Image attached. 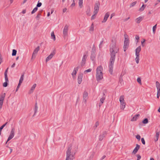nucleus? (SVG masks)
Instances as JSON below:
<instances>
[{
  "label": "nucleus",
  "instance_id": "17",
  "mask_svg": "<svg viewBox=\"0 0 160 160\" xmlns=\"http://www.w3.org/2000/svg\"><path fill=\"white\" fill-rule=\"evenodd\" d=\"M140 148V146L138 144H136V147L133 150L132 153L133 154H135L137 152L138 150Z\"/></svg>",
  "mask_w": 160,
  "mask_h": 160
},
{
  "label": "nucleus",
  "instance_id": "16",
  "mask_svg": "<svg viewBox=\"0 0 160 160\" xmlns=\"http://www.w3.org/2000/svg\"><path fill=\"white\" fill-rule=\"evenodd\" d=\"M79 68V67L78 66L76 68H74L73 72H72V75L73 78H74V76L75 75H76L77 73V72Z\"/></svg>",
  "mask_w": 160,
  "mask_h": 160
},
{
  "label": "nucleus",
  "instance_id": "56",
  "mask_svg": "<svg viewBox=\"0 0 160 160\" xmlns=\"http://www.w3.org/2000/svg\"><path fill=\"white\" fill-rule=\"evenodd\" d=\"M135 38L136 40H137V42H138V40L139 39V37L138 35H136L135 36Z\"/></svg>",
  "mask_w": 160,
  "mask_h": 160
},
{
  "label": "nucleus",
  "instance_id": "21",
  "mask_svg": "<svg viewBox=\"0 0 160 160\" xmlns=\"http://www.w3.org/2000/svg\"><path fill=\"white\" fill-rule=\"evenodd\" d=\"M140 116L139 114H136L135 116H134L133 118L131 119V121H136L137 119Z\"/></svg>",
  "mask_w": 160,
  "mask_h": 160
},
{
  "label": "nucleus",
  "instance_id": "64",
  "mask_svg": "<svg viewBox=\"0 0 160 160\" xmlns=\"http://www.w3.org/2000/svg\"><path fill=\"white\" fill-rule=\"evenodd\" d=\"M8 68L5 70V71L4 73V74H7L8 70Z\"/></svg>",
  "mask_w": 160,
  "mask_h": 160
},
{
  "label": "nucleus",
  "instance_id": "55",
  "mask_svg": "<svg viewBox=\"0 0 160 160\" xmlns=\"http://www.w3.org/2000/svg\"><path fill=\"white\" fill-rule=\"evenodd\" d=\"M91 71H92V69L91 68H89V69H88L85 71L84 72V73H85V72H91Z\"/></svg>",
  "mask_w": 160,
  "mask_h": 160
},
{
  "label": "nucleus",
  "instance_id": "57",
  "mask_svg": "<svg viewBox=\"0 0 160 160\" xmlns=\"http://www.w3.org/2000/svg\"><path fill=\"white\" fill-rule=\"evenodd\" d=\"M73 2L71 5V7H73L75 6V0H73Z\"/></svg>",
  "mask_w": 160,
  "mask_h": 160
},
{
  "label": "nucleus",
  "instance_id": "58",
  "mask_svg": "<svg viewBox=\"0 0 160 160\" xmlns=\"http://www.w3.org/2000/svg\"><path fill=\"white\" fill-rule=\"evenodd\" d=\"M137 160H139L141 158V156L140 155L138 154L137 155Z\"/></svg>",
  "mask_w": 160,
  "mask_h": 160
},
{
  "label": "nucleus",
  "instance_id": "30",
  "mask_svg": "<svg viewBox=\"0 0 160 160\" xmlns=\"http://www.w3.org/2000/svg\"><path fill=\"white\" fill-rule=\"evenodd\" d=\"M156 87L157 90L160 89V84L158 81L156 82Z\"/></svg>",
  "mask_w": 160,
  "mask_h": 160
},
{
  "label": "nucleus",
  "instance_id": "24",
  "mask_svg": "<svg viewBox=\"0 0 160 160\" xmlns=\"http://www.w3.org/2000/svg\"><path fill=\"white\" fill-rule=\"evenodd\" d=\"M36 84H34L33 86L32 87L29 93H31L34 90L35 87H36Z\"/></svg>",
  "mask_w": 160,
  "mask_h": 160
},
{
  "label": "nucleus",
  "instance_id": "29",
  "mask_svg": "<svg viewBox=\"0 0 160 160\" xmlns=\"http://www.w3.org/2000/svg\"><path fill=\"white\" fill-rule=\"evenodd\" d=\"M41 13L40 12H39L38 13L37 16L36 17V18L37 19V20H38L41 17Z\"/></svg>",
  "mask_w": 160,
  "mask_h": 160
},
{
  "label": "nucleus",
  "instance_id": "37",
  "mask_svg": "<svg viewBox=\"0 0 160 160\" xmlns=\"http://www.w3.org/2000/svg\"><path fill=\"white\" fill-rule=\"evenodd\" d=\"M142 122L143 124H147L148 122V119L147 118H145L142 121Z\"/></svg>",
  "mask_w": 160,
  "mask_h": 160
},
{
  "label": "nucleus",
  "instance_id": "33",
  "mask_svg": "<svg viewBox=\"0 0 160 160\" xmlns=\"http://www.w3.org/2000/svg\"><path fill=\"white\" fill-rule=\"evenodd\" d=\"M86 13L89 16H90L91 15L90 9V8H88L87 10L86 11Z\"/></svg>",
  "mask_w": 160,
  "mask_h": 160
},
{
  "label": "nucleus",
  "instance_id": "4",
  "mask_svg": "<svg viewBox=\"0 0 160 160\" xmlns=\"http://www.w3.org/2000/svg\"><path fill=\"white\" fill-rule=\"evenodd\" d=\"M112 43L110 45V51H112V50L118 52L119 51V48L116 46V42L115 41H113L112 40Z\"/></svg>",
  "mask_w": 160,
  "mask_h": 160
},
{
  "label": "nucleus",
  "instance_id": "62",
  "mask_svg": "<svg viewBox=\"0 0 160 160\" xmlns=\"http://www.w3.org/2000/svg\"><path fill=\"white\" fill-rule=\"evenodd\" d=\"M103 42V40H102V41L100 43V44L99 45V48H101V47H102L101 45H102V44Z\"/></svg>",
  "mask_w": 160,
  "mask_h": 160
},
{
  "label": "nucleus",
  "instance_id": "41",
  "mask_svg": "<svg viewBox=\"0 0 160 160\" xmlns=\"http://www.w3.org/2000/svg\"><path fill=\"white\" fill-rule=\"evenodd\" d=\"M137 3V2H134L132 3L130 5V7L131 8L134 6Z\"/></svg>",
  "mask_w": 160,
  "mask_h": 160
},
{
  "label": "nucleus",
  "instance_id": "49",
  "mask_svg": "<svg viewBox=\"0 0 160 160\" xmlns=\"http://www.w3.org/2000/svg\"><path fill=\"white\" fill-rule=\"evenodd\" d=\"M8 82L5 81V82H4L3 85V86L4 87H6L8 85Z\"/></svg>",
  "mask_w": 160,
  "mask_h": 160
},
{
  "label": "nucleus",
  "instance_id": "27",
  "mask_svg": "<svg viewBox=\"0 0 160 160\" xmlns=\"http://www.w3.org/2000/svg\"><path fill=\"white\" fill-rule=\"evenodd\" d=\"M103 95L102 97L100 99V102L102 103H103L104 100L105 99V94L104 93H103Z\"/></svg>",
  "mask_w": 160,
  "mask_h": 160
},
{
  "label": "nucleus",
  "instance_id": "44",
  "mask_svg": "<svg viewBox=\"0 0 160 160\" xmlns=\"http://www.w3.org/2000/svg\"><path fill=\"white\" fill-rule=\"evenodd\" d=\"M124 39H125L124 41H126V40L127 41H129V39L128 38V36L126 34L124 35Z\"/></svg>",
  "mask_w": 160,
  "mask_h": 160
},
{
  "label": "nucleus",
  "instance_id": "47",
  "mask_svg": "<svg viewBox=\"0 0 160 160\" xmlns=\"http://www.w3.org/2000/svg\"><path fill=\"white\" fill-rule=\"evenodd\" d=\"M5 75V81L8 82V75L7 74H4Z\"/></svg>",
  "mask_w": 160,
  "mask_h": 160
},
{
  "label": "nucleus",
  "instance_id": "46",
  "mask_svg": "<svg viewBox=\"0 0 160 160\" xmlns=\"http://www.w3.org/2000/svg\"><path fill=\"white\" fill-rule=\"evenodd\" d=\"M42 5L41 2H38L37 4V5L36 7L38 8V7H40Z\"/></svg>",
  "mask_w": 160,
  "mask_h": 160
},
{
  "label": "nucleus",
  "instance_id": "61",
  "mask_svg": "<svg viewBox=\"0 0 160 160\" xmlns=\"http://www.w3.org/2000/svg\"><path fill=\"white\" fill-rule=\"evenodd\" d=\"M95 15V14L93 15L91 17V19L92 20H93V19H94L95 18V15Z\"/></svg>",
  "mask_w": 160,
  "mask_h": 160
},
{
  "label": "nucleus",
  "instance_id": "23",
  "mask_svg": "<svg viewBox=\"0 0 160 160\" xmlns=\"http://www.w3.org/2000/svg\"><path fill=\"white\" fill-rule=\"evenodd\" d=\"M38 109V107L37 106V103L36 102L35 103V108H34V114L33 115V117H34L35 116L36 113L37 112Z\"/></svg>",
  "mask_w": 160,
  "mask_h": 160
},
{
  "label": "nucleus",
  "instance_id": "1",
  "mask_svg": "<svg viewBox=\"0 0 160 160\" xmlns=\"http://www.w3.org/2000/svg\"><path fill=\"white\" fill-rule=\"evenodd\" d=\"M110 52L111 57L110 59V63L109 66V72L111 74H112L113 72V64L115 60L116 54L118 52H116V51L112 50Z\"/></svg>",
  "mask_w": 160,
  "mask_h": 160
},
{
  "label": "nucleus",
  "instance_id": "10",
  "mask_svg": "<svg viewBox=\"0 0 160 160\" xmlns=\"http://www.w3.org/2000/svg\"><path fill=\"white\" fill-rule=\"evenodd\" d=\"M107 134L106 131H104L102 132L99 136V140L102 141L104 138L105 137Z\"/></svg>",
  "mask_w": 160,
  "mask_h": 160
},
{
  "label": "nucleus",
  "instance_id": "48",
  "mask_svg": "<svg viewBox=\"0 0 160 160\" xmlns=\"http://www.w3.org/2000/svg\"><path fill=\"white\" fill-rule=\"evenodd\" d=\"M95 52H96L95 49L94 47V45L92 49V53H95Z\"/></svg>",
  "mask_w": 160,
  "mask_h": 160
},
{
  "label": "nucleus",
  "instance_id": "15",
  "mask_svg": "<svg viewBox=\"0 0 160 160\" xmlns=\"http://www.w3.org/2000/svg\"><path fill=\"white\" fill-rule=\"evenodd\" d=\"M83 74L82 73H80L78 76V80L79 84H80L82 82Z\"/></svg>",
  "mask_w": 160,
  "mask_h": 160
},
{
  "label": "nucleus",
  "instance_id": "43",
  "mask_svg": "<svg viewBox=\"0 0 160 160\" xmlns=\"http://www.w3.org/2000/svg\"><path fill=\"white\" fill-rule=\"evenodd\" d=\"M157 98H158L160 96V89L157 90Z\"/></svg>",
  "mask_w": 160,
  "mask_h": 160
},
{
  "label": "nucleus",
  "instance_id": "13",
  "mask_svg": "<svg viewBox=\"0 0 160 160\" xmlns=\"http://www.w3.org/2000/svg\"><path fill=\"white\" fill-rule=\"evenodd\" d=\"M129 44V41H124V46H123V50L124 52L126 51V49H127L128 48Z\"/></svg>",
  "mask_w": 160,
  "mask_h": 160
},
{
  "label": "nucleus",
  "instance_id": "19",
  "mask_svg": "<svg viewBox=\"0 0 160 160\" xmlns=\"http://www.w3.org/2000/svg\"><path fill=\"white\" fill-rule=\"evenodd\" d=\"M143 18V17H139L136 19L135 21L137 23H139L142 20Z\"/></svg>",
  "mask_w": 160,
  "mask_h": 160
},
{
  "label": "nucleus",
  "instance_id": "28",
  "mask_svg": "<svg viewBox=\"0 0 160 160\" xmlns=\"http://www.w3.org/2000/svg\"><path fill=\"white\" fill-rule=\"evenodd\" d=\"M8 122H6V123L3 124L2 126H1L0 127V135H1V131L3 129V128H4V127L6 125V124H7Z\"/></svg>",
  "mask_w": 160,
  "mask_h": 160
},
{
  "label": "nucleus",
  "instance_id": "7",
  "mask_svg": "<svg viewBox=\"0 0 160 160\" xmlns=\"http://www.w3.org/2000/svg\"><path fill=\"white\" fill-rule=\"evenodd\" d=\"M100 3L98 2H96L95 5L94 13L95 15H97L99 11Z\"/></svg>",
  "mask_w": 160,
  "mask_h": 160
},
{
  "label": "nucleus",
  "instance_id": "42",
  "mask_svg": "<svg viewBox=\"0 0 160 160\" xmlns=\"http://www.w3.org/2000/svg\"><path fill=\"white\" fill-rule=\"evenodd\" d=\"M145 6L144 4H143L142 7L139 9V10L140 11H143L145 8Z\"/></svg>",
  "mask_w": 160,
  "mask_h": 160
},
{
  "label": "nucleus",
  "instance_id": "52",
  "mask_svg": "<svg viewBox=\"0 0 160 160\" xmlns=\"http://www.w3.org/2000/svg\"><path fill=\"white\" fill-rule=\"evenodd\" d=\"M141 141L143 144L145 145V142L143 138H141Z\"/></svg>",
  "mask_w": 160,
  "mask_h": 160
},
{
  "label": "nucleus",
  "instance_id": "60",
  "mask_svg": "<svg viewBox=\"0 0 160 160\" xmlns=\"http://www.w3.org/2000/svg\"><path fill=\"white\" fill-rule=\"evenodd\" d=\"M2 61V58L1 55L0 54V64H1Z\"/></svg>",
  "mask_w": 160,
  "mask_h": 160
},
{
  "label": "nucleus",
  "instance_id": "3",
  "mask_svg": "<svg viewBox=\"0 0 160 160\" xmlns=\"http://www.w3.org/2000/svg\"><path fill=\"white\" fill-rule=\"evenodd\" d=\"M102 70V68L101 65L98 66L97 68L96 76L98 81L101 80L103 78Z\"/></svg>",
  "mask_w": 160,
  "mask_h": 160
},
{
  "label": "nucleus",
  "instance_id": "50",
  "mask_svg": "<svg viewBox=\"0 0 160 160\" xmlns=\"http://www.w3.org/2000/svg\"><path fill=\"white\" fill-rule=\"evenodd\" d=\"M136 138L138 141H139L141 138V136L139 135H137L136 136Z\"/></svg>",
  "mask_w": 160,
  "mask_h": 160
},
{
  "label": "nucleus",
  "instance_id": "35",
  "mask_svg": "<svg viewBox=\"0 0 160 160\" xmlns=\"http://www.w3.org/2000/svg\"><path fill=\"white\" fill-rule=\"evenodd\" d=\"M83 0H79L78 4L80 8H82V6Z\"/></svg>",
  "mask_w": 160,
  "mask_h": 160
},
{
  "label": "nucleus",
  "instance_id": "9",
  "mask_svg": "<svg viewBox=\"0 0 160 160\" xmlns=\"http://www.w3.org/2000/svg\"><path fill=\"white\" fill-rule=\"evenodd\" d=\"M87 53L84 54L82 59L81 62V67H83L85 64L86 61L88 57V55H87Z\"/></svg>",
  "mask_w": 160,
  "mask_h": 160
},
{
  "label": "nucleus",
  "instance_id": "6",
  "mask_svg": "<svg viewBox=\"0 0 160 160\" xmlns=\"http://www.w3.org/2000/svg\"><path fill=\"white\" fill-rule=\"evenodd\" d=\"M15 129L14 128H12L11 129V131L10 134L8 139V140L6 143V144L7 142L10 140L11 139H12L14 136L15 133Z\"/></svg>",
  "mask_w": 160,
  "mask_h": 160
},
{
  "label": "nucleus",
  "instance_id": "20",
  "mask_svg": "<svg viewBox=\"0 0 160 160\" xmlns=\"http://www.w3.org/2000/svg\"><path fill=\"white\" fill-rule=\"evenodd\" d=\"M120 108L121 109H124L125 107L126 103L125 102H120Z\"/></svg>",
  "mask_w": 160,
  "mask_h": 160
},
{
  "label": "nucleus",
  "instance_id": "51",
  "mask_svg": "<svg viewBox=\"0 0 160 160\" xmlns=\"http://www.w3.org/2000/svg\"><path fill=\"white\" fill-rule=\"evenodd\" d=\"M99 125V122L97 121V122L94 125V127H95V128H96Z\"/></svg>",
  "mask_w": 160,
  "mask_h": 160
},
{
  "label": "nucleus",
  "instance_id": "14",
  "mask_svg": "<svg viewBox=\"0 0 160 160\" xmlns=\"http://www.w3.org/2000/svg\"><path fill=\"white\" fill-rule=\"evenodd\" d=\"M88 94L87 92L84 91V93L83 94V102L85 103H86V102L87 99L88 98Z\"/></svg>",
  "mask_w": 160,
  "mask_h": 160
},
{
  "label": "nucleus",
  "instance_id": "39",
  "mask_svg": "<svg viewBox=\"0 0 160 160\" xmlns=\"http://www.w3.org/2000/svg\"><path fill=\"white\" fill-rule=\"evenodd\" d=\"M38 8L36 7H35L33 10L31 12V13L33 14L35 12H36L38 10Z\"/></svg>",
  "mask_w": 160,
  "mask_h": 160
},
{
  "label": "nucleus",
  "instance_id": "54",
  "mask_svg": "<svg viewBox=\"0 0 160 160\" xmlns=\"http://www.w3.org/2000/svg\"><path fill=\"white\" fill-rule=\"evenodd\" d=\"M122 81L123 80L122 78V76L121 75L119 78V82H120V83H121Z\"/></svg>",
  "mask_w": 160,
  "mask_h": 160
},
{
  "label": "nucleus",
  "instance_id": "32",
  "mask_svg": "<svg viewBox=\"0 0 160 160\" xmlns=\"http://www.w3.org/2000/svg\"><path fill=\"white\" fill-rule=\"evenodd\" d=\"M119 101L120 102H124V96L123 95H122L120 96L119 98Z\"/></svg>",
  "mask_w": 160,
  "mask_h": 160
},
{
  "label": "nucleus",
  "instance_id": "45",
  "mask_svg": "<svg viewBox=\"0 0 160 160\" xmlns=\"http://www.w3.org/2000/svg\"><path fill=\"white\" fill-rule=\"evenodd\" d=\"M137 81L140 84H142L141 82V79L140 77H138V78L137 79Z\"/></svg>",
  "mask_w": 160,
  "mask_h": 160
},
{
  "label": "nucleus",
  "instance_id": "34",
  "mask_svg": "<svg viewBox=\"0 0 160 160\" xmlns=\"http://www.w3.org/2000/svg\"><path fill=\"white\" fill-rule=\"evenodd\" d=\"M51 36L52 37V39L54 41L55 40V36L53 32H52L51 33Z\"/></svg>",
  "mask_w": 160,
  "mask_h": 160
},
{
  "label": "nucleus",
  "instance_id": "59",
  "mask_svg": "<svg viewBox=\"0 0 160 160\" xmlns=\"http://www.w3.org/2000/svg\"><path fill=\"white\" fill-rule=\"evenodd\" d=\"M136 58H139L140 54L139 53H136Z\"/></svg>",
  "mask_w": 160,
  "mask_h": 160
},
{
  "label": "nucleus",
  "instance_id": "8",
  "mask_svg": "<svg viewBox=\"0 0 160 160\" xmlns=\"http://www.w3.org/2000/svg\"><path fill=\"white\" fill-rule=\"evenodd\" d=\"M5 93H2L0 96V110L2 108L3 101L5 96Z\"/></svg>",
  "mask_w": 160,
  "mask_h": 160
},
{
  "label": "nucleus",
  "instance_id": "12",
  "mask_svg": "<svg viewBox=\"0 0 160 160\" xmlns=\"http://www.w3.org/2000/svg\"><path fill=\"white\" fill-rule=\"evenodd\" d=\"M39 50V47L38 46L33 51V52L32 55V57L31 59H32L33 58H35L36 57V55L35 54H36L38 51Z\"/></svg>",
  "mask_w": 160,
  "mask_h": 160
},
{
  "label": "nucleus",
  "instance_id": "2",
  "mask_svg": "<svg viewBox=\"0 0 160 160\" xmlns=\"http://www.w3.org/2000/svg\"><path fill=\"white\" fill-rule=\"evenodd\" d=\"M72 149V145L70 144L68 147L66 152V158L65 160H72L74 158L75 152L71 153Z\"/></svg>",
  "mask_w": 160,
  "mask_h": 160
},
{
  "label": "nucleus",
  "instance_id": "53",
  "mask_svg": "<svg viewBox=\"0 0 160 160\" xmlns=\"http://www.w3.org/2000/svg\"><path fill=\"white\" fill-rule=\"evenodd\" d=\"M135 60L137 63L138 64L139 63V58H136Z\"/></svg>",
  "mask_w": 160,
  "mask_h": 160
},
{
  "label": "nucleus",
  "instance_id": "63",
  "mask_svg": "<svg viewBox=\"0 0 160 160\" xmlns=\"http://www.w3.org/2000/svg\"><path fill=\"white\" fill-rule=\"evenodd\" d=\"M22 83L19 82V83L17 87V88H19Z\"/></svg>",
  "mask_w": 160,
  "mask_h": 160
},
{
  "label": "nucleus",
  "instance_id": "11",
  "mask_svg": "<svg viewBox=\"0 0 160 160\" xmlns=\"http://www.w3.org/2000/svg\"><path fill=\"white\" fill-rule=\"evenodd\" d=\"M55 50H53V51L50 54V55H49L48 57H47L46 60V62H47L50 60L55 54Z\"/></svg>",
  "mask_w": 160,
  "mask_h": 160
},
{
  "label": "nucleus",
  "instance_id": "5",
  "mask_svg": "<svg viewBox=\"0 0 160 160\" xmlns=\"http://www.w3.org/2000/svg\"><path fill=\"white\" fill-rule=\"evenodd\" d=\"M68 26L66 25L64 26L63 31V37L64 39H65L68 36Z\"/></svg>",
  "mask_w": 160,
  "mask_h": 160
},
{
  "label": "nucleus",
  "instance_id": "22",
  "mask_svg": "<svg viewBox=\"0 0 160 160\" xmlns=\"http://www.w3.org/2000/svg\"><path fill=\"white\" fill-rule=\"evenodd\" d=\"M160 132H156V135L155 136V138L154 139V141L155 142L157 141L158 140V137L159 135L160 134Z\"/></svg>",
  "mask_w": 160,
  "mask_h": 160
},
{
  "label": "nucleus",
  "instance_id": "36",
  "mask_svg": "<svg viewBox=\"0 0 160 160\" xmlns=\"http://www.w3.org/2000/svg\"><path fill=\"white\" fill-rule=\"evenodd\" d=\"M17 51L15 49H13L12 51V56H15L16 55Z\"/></svg>",
  "mask_w": 160,
  "mask_h": 160
},
{
  "label": "nucleus",
  "instance_id": "40",
  "mask_svg": "<svg viewBox=\"0 0 160 160\" xmlns=\"http://www.w3.org/2000/svg\"><path fill=\"white\" fill-rule=\"evenodd\" d=\"M157 28V24H156L155 25L153 26L152 28V31L153 32L154 34L155 33V32L156 30V29Z\"/></svg>",
  "mask_w": 160,
  "mask_h": 160
},
{
  "label": "nucleus",
  "instance_id": "31",
  "mask_svg": "<svg viewBox=\"0 0 160 160\" xmlns=\"http://www.w3.org/2000/svg\"><path fill=\"white\" fill-rule=\"evenodd\" d=\"M24 76V73L21 75L20 79L19 81V82L21 83H22L23 80V77Z\"/></svg>",
  "mask_w": 160,
  "mask_h": 160
},
{
  "label": "nucleus",
  "instance_id": "25",
  "mask_svg": "<svg viewBox=\"0 0 160 160\" xmlns=\"http://www.w3.org/2000/svg\"><path fill=\"white\" fill-rule=\"evenodd\" d=\"M141 46H138L135 50V52L139 53L141 50Z\"/></svg>",
  "mask_w": 160,
  "mask_h": 160
},
{
  "label": "nucleus",
  "instance_id": "38",
  "mask_svg": "<svg viewBox=\"0 0 160 160\" xmlns=\"http://www.w3.org/2000/svg\"><path fill=\"white\" fill-rule=\"evenodd\" d=\"M94 24L92 23V24L91 27H90V28L89 29V31H92L94 30Z\"/></svg>",
  "mask_w": 160,
  "mask_h": 160
},
{
  "label": "nucleus",
  "instance_id": "18",
  "mask_svg": "<svg viewBox=\"0 0 160 160\" xmlns=\"http://www.w3.org/2000/svg\"><path fill=\"white\" fill-rule=\"evenodd\" d=\"M109 16V13L108 12H107L104 16L103 20L102 22V23L105 22L107 20Z\"/></svg>",
  "mask_w": 160,
  "mask_h": 160
},
{
  "label": "nucleus",
  "instance_id": "26",
  "mask_svg": "<svg viewBox=\"0 0 160 160\" xmlns=\"http://www.w3.org/2000/svg\"><path fill=\"white\" fill-rule=\"evenodd\" d=\"M95 53H91V55L90 57L91 59L93 61L95 58Z\"/></svg>",
  "mask_w": 160,
  "mask_h": 160
}]
</instances>
